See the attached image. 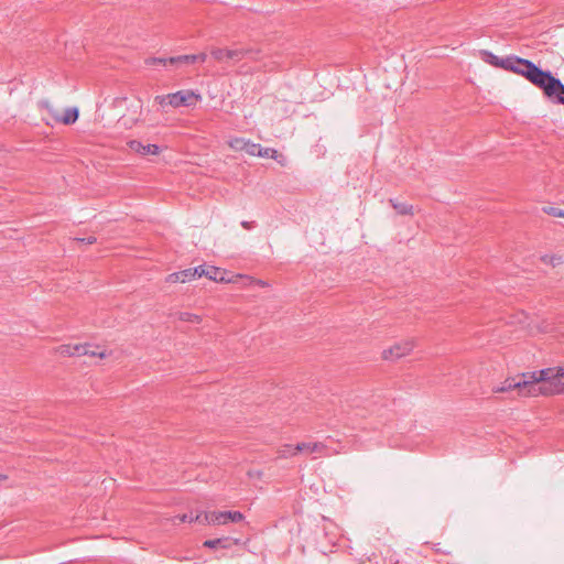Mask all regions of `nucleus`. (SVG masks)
<instances>
[{
	"mask_svg": "<svg viewBox=\"0 0 564 564\" xmlns=\"http://www.w3.org/2000/svg\"><path fill=\"white\" fill-rule=\"evenodd\" d=\"M193 280H195V279H194V275L192 272V268L171 273L166 278V281L170 283H177V282L185 283V282H189Z\"/></svg>",
	"mask_w": 564,
	"mask_h": 564,
	"instance_id": "nucleus-15",
	"label": "nucleus"
},
{
	"mask_svg": "<svg viewBox=\"0 0 564 564\" xmlns=\"http://www.w3.org/2000/svg\"><path fill=\"white\" fill-rule=\"evenodd\" d=\"M177 518H178V520L181 522H189V523H192V522H194L195 516L193 514V512H189V513H184L182 516H178Z\"/></svg>",
	"mask_w": 564,
	"mask_h": 564,
	"instance_id": "nucleus-27",
	"label": "nucleus"
},
{
	"mask_svg": "<svg viewBox=\"0 0 564 564\" xmlns=\"http://www.w3.org/2000/svg\"><path fill=\"white\" fill-rule=\"evenodd\" d=\"M256 283L260 284V285H264V282H262L261 280L256 281Z\"/></svg>",
	"mask_w": 564,
	"mask_h": 564,
	"instance_id": "nucleus-32",
	"label": "nucleus"
},
{
	"mask_svg": "<svg viewBox=\"0 0 564 564\" xmlns=\"http://www.w3.org/2000/svg\"><path fill=\"white\" fill-rule=\"evenodd\" d=\"M299 452L295 451V447H292L291 445H285L284 448L281 451L282 457L293 456L296 455Z\"/></svg>",
	"mask_w": 564,
	"mask_h": 564,
	"instance_id": "nucleus-25",
	"label": "nucleus"
},
{
	"mask_svg": "<svg viewBox=\"0 0 564 564\" xmlns=\"http://www.w3.org/2000/svg\"><path fill=\"white\" fill-rule=\"evenodd\" d=\"M207 524H226L228 522H240L245 516L240 511H212L205 516Z\"/></svg>",
	"mask_w": 564,
	"mask_h": 564,
	"instance_id": "nucleus-8",
	"label": "nucleus"
},
{
	"mask_svg": "<svg viewBox=\"0 0 564 564\" xmlns=\"http://www.w3.org/2000/svg\"><path fill=\"white\" fill-rule=\"evenodd\" d=\"M256 224L254 221H248V220H242L241 221V227L247 229V230H250L252 228H254Z\"/></svg>",
	"mask_w": 564,
	"mask_h": 564,
	"instance_id": "nucleus-29",
	"label": "nucleus"
},
{
	"mask_svg": "<svg viewBox=\"0 0 564 564\" xmlns=\"http://www.w3.org/2000/svg\"><path fill=\"white\" fill-rule=\"evenodd\" d=\"M229 145L235 151H245L250 155H256L258 143H253L250 140L243 138H235L229 142Z\"/></svg>",
	"mask_w": 564,
	"mask_h": 564,
	"instance_id": "nucleus-11",
	"label": "nucleus"
},
{
	"mask_svg": "<svg viewBox=\"0 0 564 564\" xmlns=\"http://www.w3.org/2000/svg\"><path fill=\"white\" fill-rule=\"evenodd\" d=\"M208 514H210V512H205V511L195 514L194 522H198V523H203V524L207 523L205 516H208Z\"/></svg>",
	"mask_w": 564,
	"mask_h": 564,
	"instance_id": "nucleus-28",
	"label": "nucleus"
},
{
	"mask_svg": "<svg viewBox=\"0 0 564 564\" xmlns=\"http://www.w3.org/2000/svg\"><path fill=\"white\" fill-rule=\"evenodd\" d=\"M543 212L553 217H564V210L553 206L543 207Z\"/></svg>",
	"mask_w": 564,
	"mask_h": 564,
	"instance_id": "nucleus-22",
	"label": "nucleus"
},
{
	"mask_svg": "<svg viewBox=\"0 0 564 564\" xmlns=\"http://www.w3.org/2000/svg\"><path fill=\"white\" fill-rule=\"evenodd\" d=\"M534 375L532 372H523L517 377L507 378L500 387L494 389V392H507L517 390L521 397H535Z\"/></svg>",
	"mask_w": 564,
	"mask_h": 564,
	"instance_id": "nucleus-3",
	"label": "nucleus"
},
{
	"mask_svg": "<svg viewBox=\"0 0 564 564\" xmlns=\"http://www.w3.org/2000/svg\"><path fill=\"white\" fill-rule=\"evenodd\" d=\"M296 452H310V453H319L323 455H328L326 452V446L323 443L319 442H313V443H299L295 446Z\"/></svg>",
	"mask_w": 564,
	"mask_h": 564,
	"instance_id": "nucleus-14",
	"label": "nucleus"
},
{
	"mask_svg": "<svg viewBox=\"0 0 564 564\" xmlns=\"http://www.w3.org/2000/svg\"><path fill=\"white\" fill-rule=\"evenodd\" d=\"M78 116H79V111H78V109L76 107L68 108V109L65 110L63 117L59 118V120L64 124H72V123H75L77 121Z\"/></svg>",
	"mask_w": 564,
	"mask_h": 564,
	"instance_id": "nucleus-20",
	"label": "nucleus"
},
{
	"mask_svg": "<svg viewBox=\"0 0 564 564\" xmlns=\"http://www.w3.org/2000/svg\"><path fill=\"white\" fill-rule=\"evenodd\" d=\"M195 55H196V61L200 62V63H204L207 58V55L205 53H199V54H195Z\"/></svg>",
	"mask_w": 564,
	"mask_h": 564,
	"instance_id": "nucleus-31",
	"label": "nucleus"
},
{
	"mask_svg": "<svg viewBox=\"0 0 564 564\" xmlns=\"http://www.w3.org/2000/svg\"><path fill=\"white\" fill-rule=\"evenodd\" d=\"M78 240H79V241H83V242H86V243H88V245H93V243H95V242H96V240H97V239H96V237H94V236H89V237H87V238H83V239H78Z\"/></svg>",
	"mask_w": 564,
	"mask_h": 564,
	"instance_id": "nucleus-30",
	"label": "nucleus"
},
{
	"mask_svg": "<svg viewBox=\"0 0 564 564\" xmlns=\"http://www.w3.org/2000/svg\"><path fill=\"white\" fill-rule=\"evenodd\" d=\"M481 57L486 63H488L495 67H500L505 70H509L510 64H506L507 57L500 58L489 51H481Z\"/></svg>",
	"mask_w": 564,
	"mask_h": 564,
	"instance_id": "nucleus-13",
	"label": "nucleus"
},
{
	"mask_svg": "<svg viewBox=\"0 0 564 564\" xmlns=\"http://www.w3.org/2000/svg\"><path fill=\"white\" fill-rule=\"evenodd\" d=\"M128 147L131 151L140 153L142 155H156L160 153V148L156 144H143L138 140H131L128 142Z\"/></svg>",
	"mask_w": 564,
	"mask_h": 564,
	"instance_id": "nucleus-10",
	"label": "nucleus"
},
{
	"mask_svg": "<svg viewBox=\"0 0 564 564\" xmlns=\"http://www.w3.org/2000/svg\"><path fill=\"white\" fill-rule=\"evenodd\" d=\"M180 319L184 322L198 323L200 321V317L188 312H183L180 313Z\"/></svg>",
	"mask_w": 564,
	"mask_h": 564,
	"instance_id": "nucleus-23",
	"label": "nucleus"
},
{
	"mask_svg": "<svg viewBox=\"0 0 564 564\" xmlns=\"http://www.w3.org/2000/svg\"><path fill=\"white\" fill-rule=\"evenodd\" d=\"M534 375L535 397L543 394H557L564 392V369L563 368H545L532 371Z\"/></svg>",
	"mask_w": 564,
	"mask_h": 564,
	"instance_id": "nucleus-1",
	"label": "nucleus"
},
{
	"mask_svg": "<svg viewBox=\"0 0 564 564\" xmlns=\"http://www.w3.org/2000/svg\"><path fill=\"white\" fill-rule=\"evenodd\" d=\"M392 207L398 212L400 215H412L413 214V206L409 205L406 203H400L397 199H389Z\"/></svg>",
	"mask_w": 564,
	"mask_h": 564,
	"instance_id": "nucleus-19",
	"label": "nucleus"
},
{
	"mask_svg": "<svg viewBox=\"0 0 564 564\" xmlns=\"http://www.w3.org/2000/svg\"><path fill=\"white\" fill-rule=\"evenodd\" d=\"M59 352L66 356H97L99 358L106 356L105 350H100L99 347H93L89 344L63 345L59 347Z\"/></svg>",
	"mask_w": 564,
	"mask_h": 564,
	"instance_id": "nucleus-7",
	"label": "nucleus"
},
{
	"mask_svg": "<svg viewBox=\"0 0 564 564\" xmlns=\"http://www.w3.org/2000/svg\"><path fill=\"white\" fill-rule=\"evenodd\" d=\"M260 51L254 48H237V50H228V48H213L210 51L212 56L218 61L223 62L225 59H231L235 62H239L245 57H249L251 59L257 61L259 57Z\"/></svg>",
	"mask_w": 564,
	"mask_h": 564,
	"instance_id": "nucleus-6",
	"label": "nucleus"
},
{
	"mask_svg": "<svg viewBox=\"0 0 564 564\" xmlns=\"http://www.w3.org/2000/svg\"><path fill=\"white\" fill-rule=\"evenodd\" d=\"M225 272L220 271L218 268L209 265L205 267V276L209 280L216 281V282H223L225 281L224 276Z\"/></svg>",
	"mask_w": 564,
	"mask_h": 564,
	"instance_id": "nucleus-18",
	"label": "nucleus"
},
{
	"mask_svg": "<svg viewBox=\"0 0 564 564\" xmlns=\"http://www.w3.org/2000/svg\"><path fill=\"white\" fill-rule=\"evenodd\" d=\"M169 62L174 65L175 69H180L183 66L194 64L197 61H196L195 54H186V55H177V56H175V58H172Z\"/></svg>",
	"mask_w": 564,
	"mask_h": 564,
	"instance_id": "nucleus-17",
	"label": "nucleus"
},
{
	"mask_svg": "<svg viewBox=\"0 0 564 564\" xmlns=\"http://www.w3.org/2000/svg\"><path fill=\"white\" fill-rule=\"evenodd\" d=\"M506 64H510L509 65L510 72H513L516 74L523 76L535 87H538L540 82L543 79L545 74L549 72V70H543L536 64H534L533 62H531L529 59L521 58V57H518L514 55L507 56Z\"/></svg>",
	"mask_w": 564,
	"mask_h": 564,
	"instance_id": "nucleus-2",
	"label": "nucleus"
},
{
	"mask_svg": "<svg viewBox=\"0 0 564 564\" xmlns=\"http://www.w3.org/2000/svg\"><path fill=\"white\" fill-rule=\"evenodd\" d=\"M172 58H175V56H170V57L151 56V57H148V58L144 59V64L147 66L161 65V66H163V67H165L167 69L175 70L174 65L169 62Z\"/></svg>",
	"mask_w": 564,
	"mask_h": 564,
	"instance_id": "nucleus-16",
	"label": "nucleus"
},
{
	"mask_svg": "<svg viewBox=\"0 0 564 564\" xmlns=\"http://www.w3.org/2000/svg\"><path fill=\"white\" fill-rule=\"evenodd\" d=\"M544 96L553 104L564 105V84L549 70L538 85Z\"/></svg>",
	"mask_w": 564,
	"mask_h": 564,
	"instance_id": "nucleus-5",
	"label": "nucleus"
},
{
	"mask_svg": "<svg viewBox=\"0 0 564 564\" xmlns=\"http://www.w3.org/2000/svg\"><path fill=\"white\" fill-rule=\"evenodd\" d=\"M413 347L414 343L412 340H404L393 345L389 349L383 350L382 357L386 360L399 359L403 356H406L413 349Z\"/></svg>",
	"mask_w": 564,
	"mask_h": 564,
	"instance_id": "nucleus-9",
	"label": "nucleus"
},
{
	"mask_svg": "<svg viewBox=\"0 0 564 564\" xmlns=\"http://www.w3.org/2000/svg\"><path fill=\"white\" fill-rule=\"evenodd\" d=\"M238 540L231 538H218L213 540H206L203 543L204 547L216 550V549H230L232 544H237Z\"/></svg>",
	"mask_w": 564,
	"mask_h": 564,
	"instance_id": "nucleus-12",
	"label": "nucleus"
},
{
	"mask_svg": "<svg viewBox=\"0 0 564 564\" xmlns=\"http://www.w3.org/2000/svg\"><path fill=\"white\" fill-rule=\"evenodd\" d=\"M276 153V150L274 149H271V148H262L260 144H258V149L256 150V155L254 156H260V158H273Z\"/></svg>",
	"mask_w": 564,
	"mask_h": 564,
	"instance_id": "nucleus-21",
	"label": "nucleus"
},
{
	"mask_svg": "<svg viewBox=\"0 0 564 564\" xmlns=\"http://www.w3.org/2000/svg\"><path fill=\"white\" fill-rule=\"evenodd\" d=\"M192 272H193L194 279L205 276V265H198L196 268H192Z\"/></svg>",
	"mask_w": 564,
	"mask_h": 564,
	"instance_id": "nucleus-26",
	"label": "nucleus"
},
{
	"mask_svg": "<svg viewBox=\"0 0 564 564\" xmlns=\"http://www.w3.org/2000/svg\"><path fill=\"white\" fill-rule=\"evenodd\" d=\"M198 99L199 95H196L192 90H178L167 95H160L154 98L155 102L163 108L166 106H171L173 108H178L182 106L189 107L193 106Z\"/></svg>",
	"mask_w": 564,
	"mask_h": 564,
	"instance_id": "nucleus-4",
	"label": "nucleus"
},
{
	"mask_svg": "<svg viewBox=\"0 0 564 564\" xmlns=\"http://www.w3.org/2000/svg\"><path fill=\"white\" fill-rule=\"evenodd\" d=\"M543 262L545 263H550L552 264L553 267H556L560 263H562V257L560 256H544L542 258Z\"/></svg>",
	"mask_w": 564,
	"mask_h": 564,
	"instance_id": "nucleus-24",
	"label": "nucleus"
}]
</instances>
